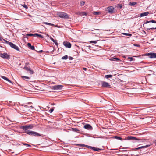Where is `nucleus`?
<instances>
[{
    "instance_id": "obj_17",
    "label": "nucleus",
    "mask_w": 156,
    "mask_h": 156,
    "mask_svg": "<svg viewBox=\"0 0 156 156\" xmlns=\"http://www.w3.org/2000/svg\"><path fill=\"white\" fill-rule=\"evenodd\" d=\"M110 60L113 61H117L120 60V59L116 57H112Z\"/></svg>"
},
{
    "instance_id": "obj_40",
    "label": "nucleus",
    "mask_w": 156,
    "mask_h": 156,
    "mask_svg": "<svg viewBox=\"0 0 156 156\" xmlns=\"http://www.w3.org/2000/svg\"><path fill=\"white\" fill-rule=\"evenodd\" d=\"M30 48V49L32 50H34L35 49V48L34 46L31 45Z\"/></svg>"
},
{
    "instance_id": "obj_4",
    "label": "nucleus",
    "mask_w": 156,
    "mask_h": 156,
    "mask_svg": "<svg viewBox=\"0 0 156 156\" xmlns=\"http://www.w3.org/2000/svg\"><path fill=\"white\" fill-rule=\"evenodd\" d=\"M0 56L2 58H6L9 60L10 58V55H9L7 53H0Z\"/></svg>"
},
{
    "instance_id": "obj_38",
    "label": "nucleus",
    "mask_w": 156,
    "mask_h": 156,
    "mask_svg": "<svg viewBox=\"0 0 156 156\" xmlns=\"http://www.w3.org/2000/svg\"><path fill=\"white\" fill-rule=\"evenodd\" d=\"M85 2H84V1H82L80 2V5L81 6H82L83 5H84V4H85Z\"/></svg>"
},
{
    "instance_id": "obj_26",
    "label": "nucleus",
    "mask_w": 156,
    "mask_h": 156,
    "mask_svg": "<svg viewBox=\"0 0 156 156\" xmlns=\"http://www.w3.org/2000/svg\"><path fill=\"white\" fill-rule=\"evenodd\" d=\"M0 40L1 41L2 43H5V41H7L5 39H3L2 37H0Z\"/></svg>"
},
{
    "instance_id": "obj_55",
    "label": "nucleus",
    "mask_w": 156,
    "mask_h": 156,
    "mask_svg": "<svg viewBox=\"0 0 156 156\" xmlns=\"http://www.w3.org/2000/svg\"><path fill=\"white\" fill-rule=\"evenodd\" d=\"M30 107L33 108L32 106H31Z\"/></svg>"
},
{
    "instance_id": "obj_9",
    "label": "nucleus",
    "mask_w": 156,
    "mask_h": 156,
    "mask_svg": "<svg viewBox=\"0 0 156 156\" xmlns=\"http://www.w3.org/2000/svg\"><path fill=\"white\" fill-rule=\"evenodd\" d=\"M63 86L62 85H55L52 87V89L55 90H61L62 89Z\"/></svg>"
},
{
    "instance_id": "obj_11",
    "label": "nucleus",
    "mask_w": 156,
    "mask_h": 156,
    "mask_svg": "<svg viewBox=\"0 0 156 156\" xmlns=\"http://www.w3.org/2000/svg\"><path fill=\"white\" fill-rule=\"evenodd\" d=\"M84 128L87 130H92V127L90 125L88 124L85 125L84 126Z\"/></svg>"
},
{
    "instance_id": "obj_49",
    "label": "nucleus",
    "mask_w": 156,
    "mask_h": 156,
    "mask_svg": "<svg viewBox=\"0 0 156 156\" xmlns=\"http://www.w3.org/2000/svg\"><path fill=\"white\" fill-rule=\"evenodd\" d=\"M43 52V51L42 50H41L39 51V52L40 53H41L42 52Z\"/></svg>"
},
{
    "instance_id": "obj_45",
    "label": "nucleus",
    "mask_w": 156,
    "mask_h": 156,
    "mask_svg": "<svg viewBox=\"0 0 156 156\" xmlns=\"http://www.w3.org/2000/svg\"><path fill=\"white\" fill-rule=\"evenodd\" d=\"M27 46H28V47H30V46H31V44L29 43H27Z\"/></svg>"
},
{
    "instance_id": "obj_19",
    "label": "nucleus",
    "mask_w": 156,
    "mask_h": 156,
    "mask_svg": "<svg viewBox=\"0 0 156 156\" xmlns=\"http://www.w3.org/2000/svg\"><path fill=\"white\" fill-rule=\"evenodd\" d=\"M43 24H45L46 25H50V26H54L55 25L51 23H48V22H43Z\"/></svg>"
},
{
    "instance_id": "obj_3",
    "label": "nucleus",
    "mask_w": 156,
    "mask_h": 156,
    "mask_svg": "<svg viewBox=\"0 0 156 156\" xmlns=\"http://www.w3.org/2000/svg\"><path fill=\"white\" fill-rule=\"evenodd\" d=\"M59 17L62 18H69V16L67 13L64 12H60L58 13Z\"/></svg>"
},
{
    "instance_id": "obj_1",
    "label": "nucleus",
    "mask_w": 156,
    "mask_h": 156,
    "mask_svg": "<svg viewBox=\"0 0 156 156\" xmlns=\"http://www.w3.org/2000/svg\"><path fill=\"white\" fill-rule=\"evenodd\" d=\"M33 127L32 125H26L20 127V129L25 131L24 133L30 136H40L41 135L37 132L28 130L31 129Z\"/></svg>"
},
{
    "instance_id": "obj_46",
    "label": "nucleus",
    "mask_w": 156,
    "mask_h": 156,
    "mask_svg": "<svg viewBox=\"0 0 156 156\" xmlns=\"http://www.w3.org/2000/svg\"><path fill=\"white\" fill-rule=\"evenodd\" d=\"M50 40H51L53 42H54L55 41V40L52 37H50Z\"/></svg>"
},
{
    "instance_id": "obj_8",
    "label": "nucleus",
    "mask_w": 156,
    "mask_h": 156,
    "mask_svg": "<svg viewBox=\"0 0 156 156\" xmlns=\"http://www.w3.org/2000/svg\"><path fill=\"white\" fill-rule=\"evenodd\" d=\"M101 87H102L105 88L110 86L109 84L106 82L101 81Z\"/></svg>"
},
{
    "instance_id": "obj_47",
    "label": "nucleus",
    "mask_w": 156,
    "mask_h": 156,
    "mask_svg": "<svg viewBox=\"0 0 156 156\" xmlns=\"http://www.w3.org/2000/svg\"><path fill=\"white\" fill-rule=\"evenodd\" d=\"M69 58L70 60H72L73 59V58L71 56H69Z\"/></svg>"
},
{
    "instance_id": "obj_2",
    "label": "nucleus",
    "mask_w": 156,
    "mask_h": 156,
    "mask_svg": "<svg viewBox=\"0 0 156 156\" xmlns=\"http://www.w3.org/2000/svg\"><path fill=\"white\" fill-rule=\"evenodd\" d=\"M5 43L9 45L12 48L17 51H20L19 48L17 45L14 44L12 42H10L8 41H5Z\"/></svg>"
},
{
    "instance_id": "obj_36",
    "label": "nucleus",
    "mask_w": 156,
    "mask_h": 156,
    "mask_svg": "<svg viewBox=\"0 0 156 156\" xmlns=\"http://www.w3.org/2000/svg\"><path fill=\"white\" fill-rule=\"evenodd\" d=\"M85 147H87L88 148H90V149H91L92 147L85 145Z\"/></svg>"
},
{
    "instance_id": "obj_37",
    "label": "nucleus",
    "mask_w": 156,
    "mask_h": 156,
    "mask_svg": "<svg viewBox=\"0 0 156 156\" xmlns=\"http://www.w3.org/2000/svg\"><path fill=\"white\" fill-rule=\"evenodd\" d=\"M128 58V59L129 60V61H132L133 59V58H132V57H129Z\"/></svg>"
},
{
    "instance_id": "obj_51",
    "label": "nucleus",
    "mask_w": 156,
    "mask_h": 156,
    "mask_svg": "<svg viewBox=\"0 0 156 156\" xmlns=\"http://www.w3.org/2000/svg\"><path fill=\"white\" fill-rule=\"evenodd\" d=\"M83 69L84 70H87V68H83Z\"/></svg>"
},
{
    "instance_id": "obj_48",
    "label": "nucleus",
    "mask_w": 156,
    "mask_h": 156,
    "mask_svg": "<svg viewBox=\"0 0 156 156\" xmlns=\"http://www.w3.org/2000/svg\"><path fill=\"white\" fill-rule=\"evenodd\" d=\"M151 22H150V21H147L145 23H146V24H147V23H149Z\"/></svg>"
},
{
    "instance_id": "obj_28",
    "label": "nucleus",
    "mask_w": 156,
    "mask_h": 156,
    "mask_svg": "<svg viewBox=\"0 0 156 156\" xmlns=\"http://www.w3.org/2000/svg\"><path fill=\"white\" fill-rule=\"evenodd\" d=\"M68 56L67 55H65L64 56L62 57V59H67L68 58Z\"/></svg>"
},
{
    "instance_id": "obj_31",
    "label": "nucleus",
    "mask_w": 156,
    "mask_h": 156,
    "mask_svg": "<svg viewBox=\"0 0 156 156\" xmlns=\"http://www.w3.org/2000/svg\"><path fill=\"white\" fill-rule=\"evenodd\" d=\"M81 14L82 16H87V13L84 12H82Z\"/></svg>"
},
{
    "instance_id": "obj_42",
    "label": "nucleus",
    "mask_w": 156,
    "mask_h": 156,
    "mask_svg": "<svg viewBox=\"0 0 156 156\" xmlns=\"http://www.w3.org/2000/svg\"><path fill=\"white\" fill-rule=\"evenodd\" d=\"M30 74H33L34 73V71L33 70L30 69L29 71Z\"/></svg>"
},
{
    "instance_id": "obj_50",
    "label": "nucleus",
    "mask_w": 156,
    "mask_h": 156,
    "mask_svg": "<svg viewBox=\"0 0 156 156\" xmlns=\"http://www.w3.org/2000/svg\"><path fill=\"white\" fill-rule=\"evenodd\" d=\"M22 144L24 145H27V144H26L24 143H23Z\"/></svg>"
},
{
    "instance_id": "obj_54",
    "label": "nucleus",
    "mask_w": 156,
    "mask_h": 156,
    "mask_svg": "<svg viewBox=\"0 0 156 156\" xmlns=\"http://www.w3.org/2000/svg\"><path fill=\"white\" fill-rule=\"evenodd\" d=\"M155 143L156 144V140H155Z\"/></svg>"
},
{
    "instance_id": "obj_25",
    "label": "nucleus",
    "mask_w": 156,
    "mask_h": 156,
    "mask_svg": "<svg viewBox=\"0 0 156 156\" xmlns=\"http://www.w3.org/2000/svg\"><path fill=\"white\" fill-rule=\"evenodd\" d=\"M24 69H25L26 70L28 71H29V70L31 69L30 67H27L25 66L24 67Z\"/></svg>"
},
{
    "instance_id": "obj_22",
    "label": "nucleus",
    "mask_w": 156,
    "mask_h": 156,
    "mask_svg": "<svg viewBox=\"0 0 156 156\" xmlns=\"http://www.w3.org/2000/svg\"><path fill=\"white\" fill-rule=\"evenodd\" d=\"M112 76V75L110 74L106 75L105 76V78L106 79H108L111 78Z\"/></svg>"
},
{
    "instance_id": "obj_12",
    "label": "nucleus",
    "mask_w": 156,
    "mask_h": 156,
    "mask_svg": "<svg viewBox=\"0 0 156 156\" xmlns=\"http://www.w3.org/2000/svg\"><path fill=\"white\" fill-rule=\"evenodd\" d=\"M150 146V145H145L144 146H141V147H138L137 148H136L134 149L135 150H138L140 149L147 148V147H149Z\"/></svg>"
},
{
    "instance_id": "obj_32",
    "label": "nucleus",
    "mask_w": 156,
    "mask_h": 156,
    "mask_svg": "<svg viewBox=\"0 0 156 156\" xmlns=\"http://www.w3.org/2000/svg\"><path fill=\"white\" fill-rule=\"evenodd\" d=\"M100 12H96L94 13V15H98L100 14Z\"/></svg>"
},
{
    "instance_id": "obj_39",
    "label": "nucleus",
    "mask_w": 156,
    "mask_h": 156,
    "mask_svg": "<svg viewBox=\"0 0 156 156\" xmlns=\"http://www.w3.org/2000/svg\"><path fill=\"white\" fill-rule=\"evenodd\" d=\"M133 45L135 46H136V47H140V45L139 44H133Z\"/></svg>"
},
{
    "instance_id": "obj_24",
    "label": "nucleus",
    "mask_w": 156,
    "mask_h": 156,
    "mask_svg": "<svg viewBox=\"0 0 156 156\" xmlns=\"http://www.w3.org/2000/svg\"><path fill=\"white\" fill-rule=\"evenodd\" d=\"M122 34L124 35L129 36H131L132 35L131 34L126 33H122Z\"/></svg>"
},
{
    "instance_id": "obj_34",
    "label": "nucleus",
    "mask_w": 156,
    "mask_h": 156,
    "mask_svg": "<svg viewBox=\"0 0 156 156\" xmlns=\"http://www.w3.org/2000/svg\"><path fill=\"white\" fill-rule=\"evenodd\" d=\"M23 7L25 8L26 9H28V7L27 5H26L25 4H24L23 5H21Z\"/></svg>"
},
{
    "instance_id": "obj_41",
    "label": "nucleus",
    "mask_w": 156,
    "mask_h": 156,
    "mask_svg": "<svg viewBox=\"0 0 156 156\" xmlns=\"http://www.w3.org/2000/svg\"><path fill=\"white\" fill-rule=\"evenodd\" d=\"M77 145L81 146H84V147H85V145H84L83 144H77Z\"/></svg>"
},
{
    "instance_id": "obj_56",
    "label": "nucleus",
    "mask_w": 156,
    "mask_h": 156,
    "mask_svg": "<svg viewBox=\"0 0 156 156\" xmlns=\"http://www.w3.org/2000/svg\"><path fill=\"white\" fill-rule=\"evenodd\" d=\"M55 26V27H57V25Z\"/></svg>"
},
{
    "instance_id": "obj_21",
    "label": "nucleus",
    "mask_w": 156,
    "mask_h": 156,
    "mask_svg": "<svg viewBox=\"0 0 156 156\" xmlns=\"http://www.w3.org/2000/svg\"><path fill=\"white\" fill-rule=\"evenodd\" d=\"M117 7L119 9H121L122 7V5L120 4H118L117 5Z\"/></svg>"
},
{
    "instance_id": "obj_15",
    "label": "nucleus",
    "mask_w": 156,
    "mask_h": 156,
    "mask_svg": "<svg viewBox=\"0 0 156 156\" xmlns=\"http://www.w3.org/2000/svg\"><path fill=\"white\" fill-rule=\"evenodd\" d=\"M70 130L76 133H79L80 131L77 128H71V129Z\"/></svg>"
},
{
    "instance_id": "obj_43",
    "label": "nucleus",
    "mask_w": 156,
    "mask_h": 156,
    "mask_svg": "<svg viewBox=\"0 0 156 156\" xmlns=\"http://www.w3.org/2000/svg\"><path fill=\"white\" fill-rule=\"evenodd\" d=\"M147 29L148 30H153V29H156V27L155 28L152 27V28H148Z\"/></svg>"
},
{
    "instance_id": "obj_5",
    "label": "nucleus",
    "mask_w": 156,
    "mask_h": 156,
    "mask_svg": "<svg viewBox=\"0 0 156 156\" xmlns=\"http://www.w3.org/2000/svg\"><path fill=\"white\" fill-rule=\"evenodd\" d=\"M127 139L129 140H132V141H136V140H142L139 139L138 138H137L136 137L133 136H128L127 137Z\"/></svg>"
},
{
    "instance_id": "obj_30",
    "label": "nucleus",
    "mask_w": 156,
    "mask_h": 156,
    "mask_svg": "<svg viewBox=\"0 0 156 156\" xmlns=\"http://www.w3.org/2000/svg\"><path fill=\"white\" fill-rule=\"evenodd\" d=\"M136 3H137L136 2H130V3H129V5L131 6H134L135 5H136Z\"/></svg>"
},
{
    "instance_id": "obj_13",
    "label": "nucleus",
    "mask_w": 156,
    "mask_h": 156,
    "mask_svg": "<svg viewBox=\"0 0 156 156\" xmlns=\"http://www.w3.org/2000/svg\"><path fill=\"white\" fill-rule=\"evenodd\" d=\"M1 77L3 79L6 80V81H8L9 83L12 84V82L10 80H9V79H8L5 76H1Z\"/></svg>"
},
{
    "instance_id": "obj_20",
    "label": "nucleus",
    "mask_w": 156,
    "mask_h": 156,
    "mask_svg": "<svg viewBox=\"0 0 156 156\" xmlns=\"http://www.w3.org/2000/svg\"><path fill=\"white\" fill-rule=\"evenodd\" d=\"M21 77L23 79L25 80H26V79H30V77L25 76H22Z\"/></svg>"
},
{
    "instance_id": "obj_44",
    "label": "nucleus",
    "mask_w": 156,
    "mask_h": 156,
    "mask_svg": "<svg viewBox=\"0 0 156 156\" xmlns=\"http://www.w3.org/2000/svg\"><path fill=\"white\" fill-rule=\"evenodd\" d=\"M150 22H151V23H156V21L155 20H151V21H150Z\"/></svg>"
},
{
    "instance_id": "obj_35",
    "label": "nucleus",
    "mask_w": 156,
    "mask_h": 156,
    "mask_svg": "<svg viewBox=\"0 0 156 156\" xmlns=\"http://www.w3.org/2000/svg\"><path fill=\"white\" fill-rule=\"evenodd\" d=\"M58 47V43H57V40H55V41L54 42H53Z\"/></svg>"
},
{
    "instance_id": "obj_16",
    "label": "nucleus",
    "mask_w": 156,
    "mask_h": 156,
    "mask_svg": "<svg viewBox=\"0 0 156 156\" xmlns=\"http://www.w3.org/2000/svg\"><path fill=\"white\" fill-rule=\"evenodd\" d=\"M34 35H35V36H36L39 37L40 38H44V37L43 35L35 33L34 34Z\"/></svg>"
},
{
    "instance_id": "obj_23",
    "label": "nucleus",
    "mask_w": 156,
    "mask_h": 156,
    "mask_svg": "<svg viewBox=\"0 0 156 156\" xmlns=\"http://www.w3.org/2000/svg\"><path fill=\"white\" fill-rule=\"evenodd\" d=\"M114 137L116 139L119 140H122V138L119 136H114Z\"/></svg>"
},
{
    "instance_id": "obj_7",
    "label": "nucleus",
    "mask_w": 156,
    "mask_h": 156,
    "mask_svg": "<svg viewBox=\"0 0 156 156\" xmlns=\"http://www.w3.org/2000/svg\"><path fill=\"white\" fill-rule=\"evenodd\" d=\"M106 9V11H108L109 13L112 14L113 13L114 8L113 6H110L108 7Z\"/></svg>"
},
{
    "instance_id": "obj_29",
    "label": "nucleus",
    "mask_w": 156,
    "mask_h": 156,
    "mask_svg": "<svg viewBox=\"0 0 156 156\" xmlns=\"http://www.w3.org/2000/svg\"><path fill=\"white\" fill-rule=\"evenodd\" d=\"M55 108L53 107L52 108L50 109L49 110L48 112L50 113H51L53 111H54V108Z\"/></svg>"
},
{
    "instance_id": "obj_52",
    "label": "nucleus",
    "mask_w": 156,
    "mask_h": 156,
    "mask_svg": "<svg viewBox=\"0 0 156 156\" xmlns=\"http://www.w3.org/2000/svg\"><path fill=\"white\" fill-rule=\"evenodd\" d=\"M27 145L29 147H30L31 146L30 145V144H27Z\"/></svg>"
},
{
    "instance_id": "obj_27",
    "label": "nucleus",
    "mask_w": 156,
    "mask_h": 156,
    "mask_svg": "<svg viewBox=\"0 0 156 156\" xmlns=\"http://www.w3.org/2000/svg\"><path fill=\"white\" fill-rule=\"evenodd\" d=\"M98 40L97 41H90V43H94L96 44L97 43Z\"/></svg>"
},
{
    "instance_id": "obj_14",
    "label": "nucleus",
    "mask_w": 156,
    "mask_h": 156,
    "mask_svg": "<svg viewBox=\"0 0 156 156\" xmlns=\"http://www.w3.org/2000/svg\"><path fill=\"white\" fill-rule=\"evenodd\" d=\"M149 14V12H144L140 14V16L141 17L145 16Z\"/></svg>"
},
{
    "instance_id": "obj_10",
    "label": "nucleus",
    "mask_w": 156,
    "mask_h": 156,
    "mask_svg": "<svg viewBox=\"0 0 156 156\" xmlns=\"http://www.w3.org/2000/svg\"><path fill=\"white\" fill-rule=\"evenodd\" d=\"M63 44L66 48H71V44L69 42L66 41L63 42Z\"/></svg>"
},
{
    "instance_id": "obj_53",
    "label": "nucleus",
    "mask_w": 156,
    "mask_h": 156,
    "mask_svg": "<svg viewBox=\"0 0 156 156\" xmlns=\"http://www.w3.org/2000/svg\"><path fill=\"white\" fill-rule=\"evenodd\" d=\"M55 104H54V103L52 104H51V105H55Z\"/></svg>"
},
{
    "instance_id": "obj_18",
    "label": "nucleus",
    "mask_w": 156,
    "mask_h": 156,
    "mask_svg": "<svg viewBox=\"0 0 156 156\" xmlns=\"http://www.w3.org/2000/svg\"><path fill=\"white\" fill-rule=\"evenodd\" d=\"M91 149L93 150L94 151H98L100 150H101V149H100L99 148H97L96 147H92Z\"/></svg>"
},
{
    "instance_id": "obj_33",
    "label": "nucleus",
    "mask_w": 156,
    "mask_h": 156,
    "mask_svg": "<svg viewBox=\"0 0 156 156\" xmlns=\"http://www.w3.org/2000/svg\"><path fill=\"white\" fill-rule=\"evenodd\" d=\"M26 35L27 36H35V35H34V34H26Z\"/></svg>"
},
{
    "instance_id": "obj_6",
    "label": "nucleus",
    "mask_w": 156,
    "mask_h": 156,
    "mask_svg": "<svg viewBox=\"0 0 156 156\" xmlns=\"http://www.w3.org/2000/svg\"><path fill=\"white\" fill-rule=\"evenodd\" d=\"M146 55L151 58H156V53L150 52L147 53Z\"/></svg>"
}]
</instances>
